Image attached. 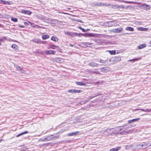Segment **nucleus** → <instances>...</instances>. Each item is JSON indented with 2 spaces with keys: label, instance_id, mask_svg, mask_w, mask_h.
<instances>
[{
  "label": "nucleus",
  "instance_id": "nucleus-1",
  "mask_svg": "<svg viewBox=\"0 0 151 151\" xmlns=\"http://www.w3.org/2000/svg\"><path fill=\"white\" fill-rule=\"evenodd\" d=\"M41 20H43L44 22L47 23H50L52 24H55L57 21L55 19H52L45 17H42L41 19Z\"/></svg>",
  "mask_w": 151,
  "mask_h": 151
},
{
  "label": "nucleus",
  "instance_id": "nucleus-2",
  "mask_svg": "<svg viewBox=\"0 0 151 151\" xmlns=\"http://www.w3.org/2000/svg\"><path fill=\"white\" fill-rule=\"evenodd\" d=\"M74 36H78L79 37H81L82 36H83L86 37H93V35L91 33H75L74 34Z\"/></svg>",
  "mask_w": 151,
  "mask_h": 151
},
{
  "label": "nucleus",
  "instance_id": "nucleus-3",
  "mask_svg": "<svg viewBox=\"0 0 151 151\" xmlns=\"http://www.w3.org/2000/svg\"><path fill=\"white\" fill-rule=\"evenodd\" d=\"M137 146L138 147L141 146L142 148L144 149L151 146V144L150 143H144L143 144L137 145Z\"/></svg>",
  "mask_w": 151,
  "mask_h": 151
},
{
  "label": "nucleus",
  "instance_id": "nucleus-4",
  "mask_svg": "<svg viewBox=\"0 0 151 151\" xmlns=\"http://www.w3.org/2000/svg\"><path fill=\"white\" fill-rule=\"evenodd\" d=\"M122 30L123 29L122 28H120L111 29L110 30V32L114 33H118L122 32Z\"/></svg>",
  "mask_w": 151,
  "mask_h": 151
},
{
  "label": "nucleus",
  "instance_id": "nucleus-5",
  "mask_svg": "<svg viewBox=\"0 0 151 151\" xmlns=\"http://www.w3.org/2000/svg\"><path fill=\"white\" fill-rule=\"evenodd\" d=\"M95 6H110L111 4H110L107 3H103L100 2L96 4L95 5Z\"/></svg>",
  "mask_w": 151,
  "mask_h": 151
},
{
  "label": "nucleus",
  "instance_id": "nucleus-6",
  "mask_svg": "<svg viewBox=\"0 0 151 151\" xmlns=\"http://www.w3.org/2000/svg\"><path fill=\"white\" fill-rule=\"evenodd\" d=\"M114 63H116L121 60V58L120 57H115L112 60Z\"/></svg>",
  "mask_w": 151,
  "mask_h": 151
},
{
  "label": "nucleus",
  "instance_id": "nucleus-7",
  "mask_svg": "<svg viewBox=\"0 0 151 151\" xmlns=\"http://www.w3.org/2000/svg\"><path fill=\"white\" fill-rule=\"evenodd\" d=\"M128 127V126L127 125H125V126H123V127H122V128H120L119 127H116V129H115L116 130L118 131H120L122 130V129H126Z\"/></svg>",
  "mask_w": 151,
  "mask_h": 151
},
{
  "label": "nucleus",
  "instance_id": "nucleus-8",
  "mask_svg": "<svg viewBox=\"0 0 151 151\" xmlns=\"http://www.w3.org/2000/svg\"><path fill=\"white\" fill-rule=\"evenodd\" d=\"M101 71L104 73H106L109 70V68L108 67H105L101 68Z\"/></svg>",
  "mask_w": 151,
  "mask_h": 151
},
{
  "label": "nucleus",
  "instance_id": "nucleus-9",
  "mask_svg": "<svg viewBox=\"0 0 151 151\" xmlns=\"http://www.w3.org/2000/svg\"><path fill=\"white\" fill-rule=\"evenodd\" d=\"M45 52L47 54H54L55 53V51L52 50H47Z\"/></svg>",
  "mask_w": 151,
  "mask_h": 151
},
{
  "label": "nucleus",
  "instance_id": "nucleus-10",
  "mask_svg": "<svg viewBox=\"0 0 151 151\" xmlns=\"http://www.w3.org/2000/svg\"><path fill=\"white\" fill-rule=\"evenodd\" d=\"M142 6L146 10H149L150 9V6L146 4H143L142 5Z\"/></svg>",
  "mask_w": 151,
  "mask_h": 151
},
{
  "label": "nucleus",
  "instance_id": "nucleus-11",
  "mask_svg": "<svg viewBox=\"0 0 151 151\" xmlns=\"http://www.w3.org/2000/svg\"><path fill=\"white\" fill-rule=\"evenodd\" d=\"M54 60L57 62L60 63H62L63 62V60L60 58H57L54 59Z\"/></svg>",
  "mask_w": 151,
  "mask_h": 151
},
{
  "label": "nucleus",
  "instance_id": "nucleus-12",
  "mask_svg": "<svg viewBox=\"0 0 151 151\" xmlns=\"http://www.w3.org/2000/svg\"><path fill=\"white\" fill-rule=\"evenodd\" d=\"M79 132L78 131H77L75 132H73L70 133L69 134H67V135L68 136H71L73 135L76 136L79 133Z\"/></svg>",
  "mask_w": 151,
  "mask_h": 151
},
{
  "label": "nucleus",
  "instance_id": "nucleus-13",
  "mask_svg": "<svg viewBox=\"0 0 151 151\" xmlns=\"http://www.w3.org/2000/svg\"><path fill=\"white\" fill-rule=\"evenodd\" d=\"M21 13L28 15H30L32 13V12L30 11L24 10H22V11Z\"/></svg>",
  "mask_w": 151,
  "mask_h": 151
},
{
  "label": "nucleus",
  "instance_id": "nucleus-14",
  "mask_svg": "<svg viewBox=\"0 0 151 151\" xmlns=\"http://www.w3.org/2000/svg\"><path fill=\"white\" fill-rule=\"evenodd\" d=\"M140 119V118H137L136 119H134L132 120H129L128 121V123L129 124H130L133 122H135L139 120Z\"/></svg>",
  "mask_w": 151,
  "mask_h": 151
},
{
  "label": "nucleus",
  "instance_id": "nucleus-15",
  "mask_svg": "<svg viewBox=\"0 0 151 151\" xmlns=\"http://www.w3.org/2000/svg\"><path fill=\"white\" fill-rule=\"evenodd\" d=\"M89 65L92 67H98V64L96 63L91 62L89 64Z\"/></svg>",
  "mask_w": 151,
  "mask_h": 151
},
{
  "label": "nucleus",
  "instance_id": "nucleus-16",
  "mask_svg": "<svg viewBox=\"0 0 151 151\" xmlns=\"http://www.w3.org/2000/svg\"><path fill=\"white\" fill-rule=\"evenodd\" d=\"M121 147H117L115 148H111L109 150V151H117L120 149Z\"/></svg>",
  "mask_w": 151,
  "mask_h": 151
},
{
  "label": "nucleus",
  "instance_id": "nucleus-17",
  "mask_svg": "<svg viewBox=\"0 0 151 151\" xmlns=\"http://www.w3.org/2000/svg\"><path fill=\"white\" fill-rule=\"evenodd\" d=\"M76 83L77 85H78L81 86H85V85H86V84L85 83H83L82 82H80L76 81Z\"/></svg>",
  "mask_w": 151,
  "mask_h": 151
},
{
  "label": "nucleus",
  "instance_id": "nucleus-18",
  "mask_svg": "<svg viewBox=\"0 0 151 151\" xmlns=\"http://www.w3.org/2000/svg\"><path fill=\"white\" fill-rule=\"evenodd\" d=\"M146 47V45L145 44H142L140 45H139L138 47V49H142Z\"/></svg>",
  "mask_w": 151,
  "mask_h": 151
},
{
  "label": "nucleus",
  "instance_id": "nucleus-19",
  "mask_svg": "<svg viewBox=\"0 0 151 151\" xmlns=\"http://www.w3.org/2000/svg\"><path fill=\"white\" fill-rule=\"evenodd\" d=\"M125 29L127 30H129L132 32L134 31V29L133 28L129 27H127Z\"/></svg>",
  "mask_w": 151,
  "mask_h": 151
},
{
  "label": "nucleus",
  "instance_id": "nucleus-20",
  "mask_svg": "<svg viewBox=\"0 0 151 151\" xmlns=\"http://www.w3.org/2000/svg\"><path fill=\"white\" fill-rule=\"evenodd\" d=\"M28 133V132L27 131H25V132H22L20 134H19L18 135L16 136V137H18L20 136L21 135L24 134H27Z\"/></svg>",
  "mask_w": 151,
  "mask_h": 151
},
{
  "label": "nucleus",
  "instance_id": "nucleus-21",
  "mask_svg": "<svg viewBox=\"0 0 151 151\" xmlns=\"http://www.w3.org/2000/svg\"><path fill=\"white\" fill-rule=\"evenodd\" d=\"M51 40L55 42H57L58 41V39L55 37H52L51 38Z\"/></svg>",
  "mask_w": 151,
  "mask_h": 151
},
{
  "label": "nucleus",
  "instance_id": "nucleus-22",
  "mask_svg": "<svg viewBox=\"0 0 151 151\" xmlns=\"http://www.w3.org/2000/svg\"><path fill=\"white\" fill-rule=\"evenodd\" d=\"M3 2L5 4H12V1H3Z\"/></svg>",
  "mask_w": 151,
  "mask_h": 151
},
{
  "label": "nucleus",
  "instance_id": "nucleus-23",
  "mask_svg": "<svg viewBox=\"0 0 151 151\" xmlns=\"http://www.w3.org/2000/svg\"><path fill=\"white\" fill-rule=\"evenodd\" d=\"M49 37V36L48 35H43L42 37V39L45 40H46Z\"/></svg>",
  "mask_w": 151,
  "mask_h": 151
},
{
  "label": "nucleus",
  "instance_id": "nucleus-24",
  "mask_svg": "<svg viewBox=\"0 0 151 151\" xmlns=\"http://www.w3.org/2000/svg\"><path fill=\"white\" fill-rule=\"evenodd\" d=\"M108 59L105 60L101 59L99 60V62L101 63H105L106 62H108Z\"/></svg>",
  "mask_w": 151,
  "mask_h": 151
},
{
  "label": "nucleus",
  "instance_id": "nucleus-25",
  "mask_svg": "<svg viewBox=\"0 0 151 151\" xmlns=\"http://www.w3.org/2000/svg\"><path fill=\"white\" fill-rule=\"evenodd\" d=\"M108 51L109 52L110 54L111 55H115L116 54V50H109Z\"/></svg>",
  "mask_w": 151,
  "mask_h": 151
},
{
  "label": "nucleus",
  "instance_id": "nucleus-26",
  "mask_svg": "<svg viewBox=\"0 0 151 151\" xmlns=\"http://www.w3.org/2000/svg\"><path fill=\"white\" fill-rule=\"evenodd\" d=\"M58 46H56L54 45H52L50 46V48L53 49H55V48H58Z\"/></svg>",
  "mask_w": 151,
  "mask_h": 151
},
{
  "label": "nucleus",
  "instance_id": "nucleus-27",
  "mask_svg": "<svg viewBox=\"0 0 151 151\" xmlns=\"http://www.w3.org/2000/svg\"><path fill=\"white\" fill-rule=\"evenodd\" d=\"M140 110L142 111H145V112H149V110L148 109H139L138 110Z\"/></svg>",
  "mask_w": 151,
  "mask_h": 151
},
{
  "label": "nucleus",
  "instance_id": "nucleus-28",
  "mask_svg": "<svg viewBox=\"0 0 151 151\" xmlns=\"http://www.w3.org/2000/svg\"><path fill=\"white\" fill-rule=\"evenodd\" d=\"M17 45H16L15 44H13L12 46V47L14 49H15V50H16L17 49Z\"/></svg>",
  "mask_w": 151,
  "mask_h": 151
},
{
  "label": "nucleus",
  "instance_id": "nucleus-29",
  "mask_svg": "<svg viewBox=\"0 0 151 151\" xmlns=\"http://www.w3.org/2000/svg\"><path fill=\"white\" fill-rule=\"evenodd\" d=\"M47 141L50 140H51L53 138V137H52V135L50 136H47Z\"/></svg>",
  "mask_w": 151,
  "mask_h": 151
},
{
  "label": "nucleus",
  "instance_id": "nucleus-30",
  "mask_svg": "<svg viewBox=\"0 0 151 151\" xmlns=\"http://www.w3.org/2000/svg\"><path fill=\"white\" fill-rule=\"evenodd\" d=\"M12 21L14 22H17V19L16 18H12L11 19Z\"/></svg>",
  "mask_w": 151,
  "mask_h": 151
},
{
  "label": "nucleus",
  "instance_id": "nucleus-31",
  "mask_svg": "<svg viewBox=\"0 0 151 151\" xmlns=\"http://www.w3.org/2000/svg\"><path fill=\"white\" fill-rule=\"evenodd\" d=\"M82 92L81 90H78L76 89H75V93H81Z\"/></svg>",
  "mask_w": 151,
  "mask_h": 151
},
{
  "label": "nucleus",
  "instance_id": "nucleus-32",
  "mask_svg": "<svg viewBox=\"0 0 151 151\" xmlns=\"http://www.w3.org/2000/svg\"><path fill=\"white\" fill-rule=\"evenodd\" d=\"M68 91L70 93H75V89H71L69 90Z\"/></svg>",
  "mask_w": 151,
  "mask_h": 151
},
{
  "label": "nucleus",
  "instance_id": "nucleus-33",
  "mask_svg": "<svg viewBox=\"0 0 151 151\" xmlns=\"http://www.w3.org/2000/svg\"><path fill=\"white\" fill-rule=\"evenodd\" d=\"M16 69L18 70H22V68L20 67H19V66H17Z\"/></svg>",
  "mask_w": 151,
  "mask_h": 151
},
{
  "label": "nucleus",
  "instance_id": "nucleus-34",
  "mask_svg": "<svg viewBox=\"0 0 151 151\" xmlns=\"http://www.w3.org/2000/svg\"><path fill=\"white\" fill-rule=\"evenodd\" d=\"M139 58H136V59H132V60H129V61H137V60H139Z\"/></svg>",
  "mask_w": 151,
  "mask_h": 151
},
{
  "label": "nucleus",
  "instance_id": "nucleus-35",
  "mask_svg": "<svg viewBox=\"0 0 151 151\" xmlns=\"http://www.w3.org/2000/svg\"><path fill=\"white\" fill-rule=\"evenodd\" d=\"M124 2L127 3V4H131L133 3V2L132 1H124Z\"/></svg>",
  "mask_w": 151,
  "mask_h": 151
},
{
  "label": "nucleus",
  "instance_id": "nucleus-36",
  "mask_svg": "<svg viewBox=\"0 0 151 151\" xmlns=\"http://www.w3.org/2000/svg\"><path fill=\"white\" fill-rule=\"evenodd\" d=\"M114 129V128H110V129H107L106 130V131L107 132H109V131H111L112 129Z\"/></svg>",
  "mask_w": 151,
  "mask_h": 151
},
{
  "label": "nucleus",
  "instance_id": "nucleus-37",
  "mask_svg": "<svg viewBox=\"0 0 151 151\" xmlns=\"http://www.w3.org/2000/svg\"><path fill=\"white\" fill-rule=\"evenodd\" d=\"M47 141V137L43 138L42 140V141Z\"/></svg>",
  "mask_w": 151,
  "mask_h": 151
},
{
  "label": "nucleus",
  "instance_id": "nucleus-38",
  "mask_svg": "<svg viewBox=\"0 0 151 151\" xmlns=\"http://www.w3.org/2000/svg\"><path fill=\"white\" fill-rule=\"evenodd\" d=\"M139 30H141V31L145 30H144V29H145L144 28H143L140 27V28H139Z\"/></svg>",
  "mask_w": 151,
  "mask_h": 151
},
{
  "label": "nucleus",
  "instance_id": "nucleus-39",
  "mask_svg": "<svg viewBox=\"0 0 151 151\" xmlns=\"http://www.w3.org/2000/svg\"><path fill=\"white\" fill-rule=\"evenodd\" d=\"M81 30L83 32H86V29H84L83 28H82V29H81Z\"/></svg>",
  "mask_w": 151,
  "mask_h": 151
},
{
  "label": "nucleus",
  "instance_id": "nucleus-40",
  "mask_svg": "<svg viewBox=\"0 0 151 151\" xmlns=\"http://www.w3.org/2000/svg\"><path fill=\"white\" fill-rule=\"evenodd\" d=\"M33 41L36 43H38L39 42V41L38 40H33Z\"/></svg>",
  "mask_w": 151,
  "mask_h": 151
},
{
  "label": "nucleus",
  "instance_id": "nucleus-41",
  "mask_svg": "<svg viewBox=\"0 0 151 151\" xmlns=\"http://www.w3.org/2000/svg\"><path fill=\"white\" fill-rule=\"evenodd\" d=\"M94 73H96V74H100L98 72H93Z\"/></svg>",
  "mask_w": 151,
  "mask_h": 151
},
{
  "label": "nucleus",
  "instance_id": "nucleus-42",
  "mask_svg": "<svg viewBox=\"0 0 151 151\" xmlns=\"http://www.w3.org/2000/svg\"><path fill=\"white\" fill-rule=\"evenodd\" d=\"M24 24L25 25H27L28 24V23L27 22H24Z\"/></svg>",
  "mask_w": 151,
  "mask_h": 151
},
{
  "label": "nucleus",
  "instance_id": "nucleus-43",
  "mask_svg": "<svg viewBox=\"0 0 151 151\" xmlns=\"http://www.w3.org/2000/svg\"><path fill=\"white\" fill-rule=\"evenodd\" d=\"M19 26L20 27H22V28L24 27V26H22L20 25H19Z\"/></svg>",
  "mask_w": 151,
  "mask_h": 151
},
{
  "label": "nucleus",
  "instance_id": "nucleus-44",
  "mask_svg": "<svg viewBox=\"0 0 151 151\" xmlns=\"http://www.w3.org/2000/svg\"><path fill=\"white\" fill-rule=\"evenodd\" d=\"M108 61H109V62H111V59H108Z\"/></svg>",
  "mask_w": 151,
  "mask_h": 151
},
{
  "label": "nucleus",
  "instance_id": "nucleus-45",
  "mask_svg": "<svg viewBox=\"0 0 151 151\" xmlns=\"http://www.w3.org/2000/svg\"><path fill=\"white\" fill-rule=\"evenodd\" d=\"M24 71L22 70H21V72L22 73H25Z\"/></svg>",
  "mask_w": 151,
  "mask_h": 151
},
{
  "label": "nucleus",
  "instance_id": "nucleus-46",
  "mask_svg": "<svg viewBox=\"0 0 151 151\" xmlns=\"http://www.w3.org/2000/svg\"><path fill=\"white\" fill-rule=\"evenodd\" d=\"M69 45L70 46H71V47H73V46H74V45H72V44H69Z\"/></svg>",
  "mask_w": 151,
  "mask_h": 151
},
{
  "label": "nucleus",
  "instance_id": "nucleus-47",
  "mask_svg": "<svg viewBox=\"0 0 151 151\" xmlns=\"http://www.w3.org/2000/svg\"><path fill=\"white\" fill-rule=\"evenodd\" d=\"M131 133V131H130V130L128 131L127 132V133Z\"/></svg>",
  "mask_w": 151,
  "mask_h": 151
},
{
  "label": "nucleus",
  "instance_id": "nucleus-48",
  "mask_svg": "<svg viewBox=\"0 0 151 151\" xmlns=\"http://www.w3.org/2000/svg\"><path fill=\"white\" fill-rule=\"evenodd\" d=\"M78 28L80 29L81 30V29H82V28L81 27H79Z\"/></svg>",
  "mask_w": 151,
  "mask_h": 151
},
{
  "label": "nucleus",
  "instance_id": "nucleus-49",
  "mask_svg": "<svg viewBox=\"0 0 151 151\" xmlns=\"http://www.w3.org/2000/svg\"><path fill=\"white\" fill-rule=\"evenodd\" d=\"M90 30V29H87L86 30V32L87 31H88V30Z\"/></svg>",
  "mask_w": 151,
  "mask_h": 151
},
{
  "label": "nucleus",
  "instance_id": "nucleus-50",
  "mask_svg": "<svg viewBox=\"0 0 151 151\" xmlns=\"http://www.w3.org/2000/svg\"><path fill=\"white\" fill-rule=\"evenodd\" d=\"M2 141V139H0V142H1Z\"/></svg>",
  "mask_w": 151,
  "mask_h": 151
},
{
  "label": "nucleus",
  "instance_id": "nucleus-51",
  "mask_svg": "<svg viewBox=\"0 0 151 151\" xmlns=\"http://www.w3.org/2000/svg\"><path fill=\"white\" fill-rule=\"evenodd\" d=\"M79 22H82V21H81V20H80L79 21Z\"/></svg>",
  "mask_w": 151,
  "mask_h": 151
},
{
  "label": "nucleus",
  "instance_id": "nucleus-52",
  "mask_svg": "<svg viewBox=\"0 0 151 151\" xmlns=\"http://www.w3.org/2000/svg\"><path fill=\"white\" fill-rule=\"evenodd\" d=\"M41 28H43V27H41Z\"/></svg>",
  "mask_w": 151,
  "mask_h": 151
},
{
  "label": "nucleus",
  "instance_id": "nucleus-53",
  "mask_svg": "<svg viewBox=\"0 0 151 151\" xmlns=\"http://www.w3.org/2000/svg\"><path fill=\"white\" fill-rule=\"evenodd\" d=\"M126 148H127L129 149V148L128 147H127Z\"/></svg>",
  "mask_w": 151,
  "mask_h": 151
},
{
  "label": "nucleus",
  "instance_id": "nucleus-54",
  "mask_svg": "<svg viewBox=\"0 0 151 151\" xmlns=\"http://www.w3.org/2000/svg\"><path fill=\"white\" fill-rule=\"evenodd\" d=\"M0 45H1V43H0Z\"/></svg>",
  "mask_w": 151,
  "mask_h": 151
},
{
  "label": "nucleus",
  "instance_id": "nucleus-55",
  "mask_svg": "<svg viewBox=\"0 0 151 151\" xmlns=\"http://www.w3.org/2000/svg\"><path fill=\"white\" fill-rule=\"evenodd\" d=\"M1 25V24H0V27Z\"/></svg>",
  "mask_w": 151,
  "mask_h": 151
}]
</instances>
